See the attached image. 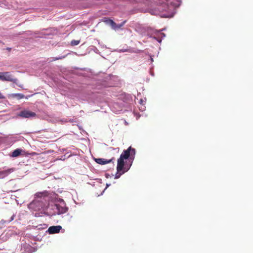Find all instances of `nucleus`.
<instances>
[{"instance_id": "nucleus-1", "label": "nucleus", "mask_w": 253, "mask_h": 253, "mask_svg": "<svg viewBox=\"0 0 253 253\" xmlns=\"http://www.w3.org/2000/svg\"><path fill=\"white\" fill-rule=\"evenodd\" d=\"M125 159L120 157L117 162V172L115 175V178H119L123 174L128 170L129 167L126 165H125Z\"/></svg>"}, {"instance_id": "nucleus-2", "label": "nucleus", "mask_w": 253, "mask_h": 253, "mask_svg": "<svg viewBox=\"0 0 253 253\" xmlns=\"http://www.w3.org/2000/svg\"><path fill=\"white\" fill-rule=\"evenodd\" d=\"M54 208L56 210V212L58 214L64 213L68 211V208L66 206L64 203L55 204Z\"/></svg>"}, {"instance_id": "nucleus-3", "label": "nucleus", "mask_w": 253, "mask_h": 253, "mask_svg": "<svg viewBox=\"0 0 253 253\" xmlns=\"http://www.w3.org/2000/svg\"><path fill=\"white\" fill-rule=\"evenodd\" d=\"M17 116L24 118H29L31 117H35L36 116V114L33 112H31L29 110H24L20 112L17 114Z\"/></svg>"}, {"instance_id": "nucleus-4", "label": "nucleus", "mask_w": 253, "mask_h": 253, "mask_svg": "<svg viewBox=\"0 0 253 253\" xmlns=\"http://www.w3.org/2000/svg\"><path fill=\"white\" fill-rule=\"evenodd\" d=\"M135 153V149L132 148L130 146L127 149L123 151L120 157L125 159H127L130 156L134 155Z\"/></svg>"}, {"instance_id": "nucleus-5", "label": "nucleus", "mask_w": 253, "mask_h": 253, "mask_svg": "<svg viewBox=\"0 0 253 253\" xmlns=\"http://www.w3.org/2000/svg\"><path fill=\"white\" fill-rule=\"evenodd\" d=\"M1 81H8L15 83L17 80L16 79L13 78V76L9 72H2Z\"/></svg>"}, {"instance_id": "nucleus-6", "label": "nucleus", "mask_w": 253, "mask_h": 253, "mask_svg": "<svg viewBox=\"0 0 253 253\" xmlns=\"http://www.w3.org/2000/svg\"><path fill=\"white\" fill-rule=\"evenodd\" d=\"M61 229H62V227L60 225L52 226L48 228L47 231L49 234H52L58 233Z\"/></svg>"}, {"instance_id": "nucleus-7", "label": "nucleus", "mask_w": 253, "mask_h": 253, "mask_svg": "<svg viewBox=\"0 0 253 253\" xmlns=\"http://www.w3.org/2000/svg\"><path fill=\"white\" fill-rule=\"evenodd\" d=\"M15 169L14 168L8 169L4 170H0V178H4L7 176L9 174L13 172Z\"/></svg>"}, {"instance_id": "nucleus-8", "label": "nucleus", "mask_w": 253, "mask_h": 253, "mask_svg": "<svg viewBox=\"0 0 253 253\" xmlns=\"http://www.w3.org/2000/svg\"><path fill=\"white\" fill-rule=\"evenodd\" d=\"M112 160H107L102 158L95 159V161L98 164L105 165L111 162Z\"/></svg>"}, {"instance_id": "nucleus-9", "label": "nucleus", "mask_w": 253, "mask_h": 253, "mask_svg": "<svg viewBox=\"0 0 253 253\" xmlns=\"http://www.w3.org/2000/svg\"><path fill=\"white\" fill-rule=\"evenodd\" d=\"M48 193L47 191H43L41 192H38L35 194L37 198H44L48 196Z\"/></svg>"}, {"instance_id": "nucleus-10", "label": "nucleus", "mask_w": 253, "mask_h": 253, "mask_svg": "<svg viewBox=\"0 0 253 253\" xmlns=\"http://www.w3.org/2000/svg\"><path fill=\"white\" fill-rule=\"evenodd\" d=\"M126 22V21H124L121 24L117 25L115 22H114L111 25V26L114 29H118L122 27Z\"/></svg>"}, {"instance_id": "nucleus-11", "label": "nucleus", "mask_w": 253, "mask_h": 253, "mask_svg": "<svg viewBox=\"0 0 253 253\" xmlns=\"http://www.w3.org/2000/svg\"><path fill=\"white\" fill-rule=\"evenodd\" d=\"M21 152V150L19 149H17L13 151L11 156L13 157H17L20 155Z\"/></svg>"}, {"instance_id": "nucleus-12", "label": "nucleus", "mask_w": 253, "mask_h": 253, "mask_svg": "<svg viewBox=\"0 0 253 253\" xmlns=\"http://www.w3.org/2000/svg\"><path fill=\"white\" fill-rule=\"evenodd\" d=\"M15 96H16L19 99H22L24 97V95L22 94H15Z\"/></svg>"}, {"instance_id": "nucleus-13", "label": "nucleus", "mask_w": 253, "mask_h": 253, "mask_svg": "<svg viewBox=\"0 0 253 253\" xmlns=\"http://www.w3.org/2000/svg\"><path fill=\"white\" fill-rule=\"evenodd\" d=\"M79 43V41L74 40L71 42V44L72 45H78Z\"/></svg>"}, {"instance_id": "nucleus-14", "label": "nucleus", "mask_w": 253, "mask_h": 253, "mask_svg": "<svg viewBox=\"0 0 253 253\" xmlns=\"http://www.w3.org/2000/svg\"><path fill=\"white\" fill-rule=\"evenodd\" d=\"M106 22L109 24H110L111 26L113 23L114 21L112 20L111 19H108L105 21Z\"/></svg>"}, {"instance_id": "nucleus-15", "label": "nucleus", "mask_w": 253, "mask_h": 253, "mask_svg": "<svg viewBox=\"0 0 253 253\" xmlns=\"http://www.w3.org/2000/svg\"><path fill=\"white\" fill-rule=\"evenodd\" d=\"M14 215H12L11 217V218H10V220H9V221H11L13 220L14 219Z\"/></svg>"}, {"instance_id": "nucleus-16", "label": "nucleus", "mask_w": 253, "mask_h": 253, "mask_svg": "<svg viewBox=\"0 0 253 253\" xmlns=\"http://www.w3.org/2000/svg\"><path fill=\"white\" fill-rule=\"evenodd\" d=\"M1 73H2V72H0V80H1V78H2V77H2V76H2V74H1Z\"/></svg>"}, {"instance_id": "nucleus-17", "label": "nucleus", "mask_w": 253, "mask_h": 253, "mask_svg": "<svg viewBox=\"0 0 253 253\" xmlns=\"http://www.w3.org/2000/svg\"><path fill=\"white\" fill-rule=\"evenodd\" d=\"M7 49L9 51L11 50V48H7Z\"/></svg>"}]
</instances>
